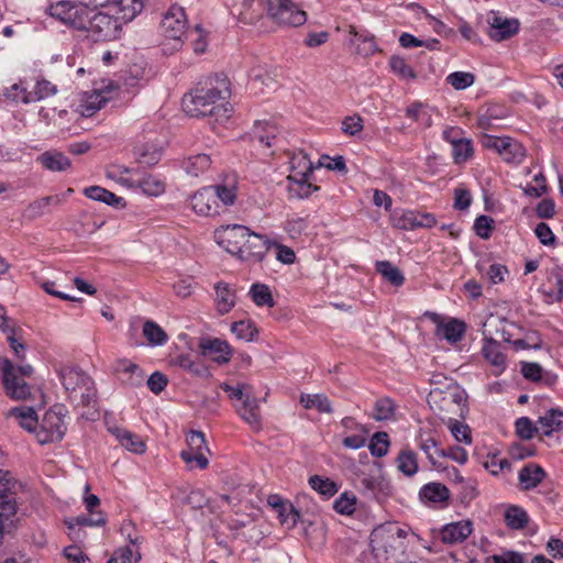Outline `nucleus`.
Segmentation results:
<instances>
[{
  "instance_id": "nucleus-51",
  "label": "nucleus",
  "mask_w": 563,
  "mask_h": 563,
  "mask_svg": "<svg viewBox=\"0 0 563 563\" xmlns=\"http://www.w3.org/2000/svg\"><path fill=\"white\" fill-rule=\"evenodd\" d=\"M395 402L389 397H383L376 400L373 418L377 421L389 420L395 415Z\"/></svg>"
},
{
  "instance_id": "nucleus-24",
  "label": "nucleus",
  "mask_w": 563,
  "mask_h": 563,
  "mask_svg": "<svg viewBox=\"0 0 563 563\" xmlns=\"http://www.w3.org/2000/svg\"><path fill=\"white\" fill-rule=\"evenodd\" d=\"M108 431L112 433L119 443L128 451L135 454H142L145 452V443L135 433H132L131 431L117 424H108Z\"/></svg>"
},
{
  "instance_id": "nucleus-7",
  "label": "nucleus",
  "mask_w": 563,
  "mask_h": 563,
  "mask_svg": "<svg viewBox=\"0 0 563 563\" xmlns=\"http://www.w3.org/2000/svg\"><path fill=\"white\" fill-rule=\"evenodd\" d=\"M267 15L280 25L300 26L307 14L292 0H265Z\"/></svg>"
},
{
  "instance_id": "nucleus-16",
  "label": "nucleus",
  "mask_w": 563,
  "mask_h": 563,
  "mask_svg": "<svg viewBox=\"0 0 563 563\" xmlns=\"http://www.w3.org/2000/svg\"><path fill=\"white\" fill-rule=\"evenodd\" d=\"M249 228L241 224H232L222 227L216 231L218 243L222 245L227 252L234 255L236 251H241V244L247 236Z\"/></svg>"
},
{
  "instance_id": "nucleus-5",
  "label": "nucleus",
  "mask_w": 563,
  "mask_h": 563,
  "mask_svg": "<svg viewBox=\"0 0 563 563\" xmlns=\"http://www.w3.org/2000/svg\"><path fill=\"white\" fill-rule=\"evenodd\" d=\"M0 371L5 394L15 400H25L31 396V387L25 382L33 374V367L29 364L14 366L4 358L0 362Z\"/></svg>"
},
{
  "instance_id": "nucleus-48",
  "label": "nucleus",
  "mask_w": 563,
  "mask_h": 563,
  "mask_svg": "<svg viewBox=\"0 0 563 563\" xmlns=\"http://www.w3.org/2000/svg\"><path fill=\"white\" fill-rule=\"evenodd\" d=\"M143 335L146 338L151 345H163L168 340L166 332L152 320L144 322Z\"/></svg>"
},
{
  "instance_id": "nucleus-38",
  "label": "nucleus",
  "mask_w": 563,
  "mask_h": 563,
  "mask_svg": "<svg viewBox=\"0 0 563 563\" xmlns=\"http://www.w3.org/2000/svg\"><path fill=\"white\" fill-rule=\"evenodd\" d=\"M277 132L278 130L276 125L268 121L256 122L252 131V139L267 147H271L273 145V141L277 136Z\"/></svg>"
},
{
  "instance_id": "nucleus-6",
  "label": "nucleus",
  "mask_w": 563,
  "mask_h": 563,
  "mask_svg": "<svg viewBox=\"0 0 563 563\" xmlns=\"http://www.w3.org/2000/svg\"><path fill=\"white\" fill-rule=\"evenodd\" d=\"M371 547L377 563H400L406 549L402 540L388 534L384 529L372 532Z\"/></svg>"
},
{
  "instance_id": "nucleus-52",
  "label": "nucleus",
  "mask_w": 563,
  "mask_h": 563,
  "mask_svg": "<svg viewBox=\"0 0 563 563\" xmlns=\"http://www.w3.org/2000/svg\"><path fill=\"white\" fill-rule=\"evenodd\" d=\"M252 300L256 306H274V299L267 285L254 284L250 289Z\"/></svg>"
},
{
  "instance_id": "nucleus-59",
  "label": "nucleus",
  "mask_w": 563,
  "mask_h": 563,
  "mask_svg": "<svg viewBox=\"0 0 563 563\" xmlns=\"http://www.w3.org/2000/svg\"><path fill=\"white\" fill-rule=\"evenodd\" d=\"M475 76L472 73L455 71L446 77L448 84H450L456 90H463L474 84Z\"/></svg>"
},
{
  "instance_id": "nucleus-20",
  "label": "nucleus",
  "mask_w": 563,
  "mask_h": 563,
  "mask_svg": "<svg viewBox=\"0 0 563 563\" xmlns=\"http://www.w3.org/2000/svg\"><path fill=\"white\" fill-rule=\"evenodd\" d=\"M236 413L244 420L254 431L262 429V416L258 399L252 395L246 397L245 401L234 405Z\"/></svg>"
},
{
  "instance_id": "nucleus-25",
  "label": "nucleus",
  "mask_w": 563,
  "mask_h": 563,
  "mask_svg": "<svg viewBox=\"0 0 563 563\" xmlns=\"http://www.w3.org/2000/svg\"><path fill=\"white\" fill-rule=\"evenodd\" d=\"M133 153L139 164L152 167L161 161L163 147L154 142L137 143L134 146Z\"/></svg>"
},
{
  "instance_id": "nucleus-42",
  "label": "nucleus",
  "mask_w": 563,
  "mask_h": 563,
  "mask_svg": "<svg viewBox=\"0 0 563 563\" xmlns=\"http://www.w3.org/2000/svg\"><path fill=\"white\" fill-rule=\"evenodd\" d=\"M406 117L418 122L423 128L432 125L431 108L421 102H413L406 109Z\"/></svg>"
},
{
  "instance_id": "nucleus-30",
  "label": "nucleus",
  "mask_w": 563,
  "mask_h": 563,
  "mask_svg": "<svg viewBox=\"0 0 563 563\" xmlns=\"http://www.w3.org/2000/svg\"><path fill=\"white\" fill-rule=\"evenodd\" d=\"M92 10L84 1L73 2L68 18H66V24L74 29L86 31Z\"/></svg>"
},
{
  "instance_id": "nucleus-29",
  "label": "nucleus",
  "mask_w": 563,
  "mask_h": 563,
  "mask_svg": "<svg viewBox=\"0 0 563 563\" xmlns=\"http://www.w3.org/2000/svg\"><path fill=\"white\" fill-rule=\"evenodd\" d=\"M238 179L235 175L227 177L223 184L211 186L216 192V200L222 207L232 206L236 199Z\"/></svg>"
},
{
  "instance_id": "nucleus-15",
  "label": "nucleus",
  "mask_w": 563,
  "mask_h": 563,
  "mask_svg": "<svg viewBox=\"0 0 563 563\" xmlns=\"http://www.w3.org/2000/svg\"><path fill=\"white\" fill-rule=\"evenodd\" d=\"M56 92V87L49 82L48 80H38L33 91H26V89L22 88L20 85H13L11 87V91L9 97H11L15 101H21L24 103L37 101L44 98H47Z\"/></svg>"
},
{
  "instance_id": "nucleus-41",
  "label": "nucleus",
  "mask_w": 563,
  "mask_h": 563,
  "mask_svg": "<svg viewBox=\"0 0 563 563\" xmlns=\"http://www.w3.org/2000/svg\"><path fill=\"white\" fill-rule=\"evenodd\" d=\"M300 404L306 409H317L322 413H331L332 406L331 401L324 394H302L300 396Z\"/></svg>"
},
{
  "instance_id": "nucleus-56",
  "label": "nucleus",
  "mask_w": 563,
  "mask_h": 563,
  "mask_svg": "<svg viewBox=\"0 0 563 563\" xmlns=\"http://www.w3.org/2000/svg\"><path fill=\"white\" fill-rule=\"evenodd\" d=\"M231 331L238 339L244 340L246 342L253 341L255 334L257 333V329L251 320L233 322L231 325Z\"/></svg>"
},
{
  "instance_id": "nucleus-18",
  "label": "nucleus",
  "mask_w": 563,
  "mask_h": 563,
  "mask_svg": "<svg viewBox=\"0 0 563 563\" xmlns=\"http://www.w3.org/2000/svg\"><path fill=\"white\" fill-rule=\"evenodd\" d=\"M488 35L495 42L505 41L515 35L519 30V22L516 19H505L492 13L488 19Z\"/></svg>"
},
{
  "instance_id": "nucleus-60",
  "label": "nucleus",
  "mask_w": 563,
  "mask_h": 563,
  "mask_svg": "<svg viewBox=\"0 0 563 563\" xmlns=\"http://www.w3.org/2000/svg\"><path fill=\"white\" fill-rule=\"evenodd\" d=\"M284 229L290 238L295 239L307 229V218L292 214L285 221Z\"/></svg>"
},
{
  "instance_id": "nucleus-31",
  "label": "nucleus",
  "mask_w": 563,
  "mask_h": 563,
  "mask_svg": "<svg viewBox=\"0 0 563 563\" xmlns=\"http://www.w3.org/2000/svg\"><path fill=\"white\" fill-rule=\"evenodd\" d=\"M117 372L120 374L121 382L131 387L140 386L144 380V374L139 365L126 360L119 363Z\"/></svg>"
},
{
  "instance_id": "nucleus-54",
  "label": "nucleus",
  "mask_w": 563,
  "mask_h": 563,
  "mask_svg": "<svg viewBox=\"0 0 563 563\" xmlns=\"http://www.w3.org/2000/svg\"><path fill=\"white\" fill-rule=\"evenodd\" d=\"M452 147L453 161L456 164L468 161L473 155L472 142L467 139L461 137L459 141H454Z\"/></svg>"
},
{
  "instance_id": "nucleus-10",
  "label": "nucleus",
  "mask_w": 563,
  "mask_h": 563,
  "mask_svg": "<svg viewBox=\"0 0 563 563\" xmlns=\"http://www.w3.org/2000/svg\"><path fill=\"white\" fill-rule=\"evenodd\" d=\"M303 172H295L287 176V191L289 199H305L308 198L313 191L319 190L318 186L310 183V177L313 174V166L311 162L301 159Z\"/></svg>"
},
{
  "instance_id": "nucleus-64",
  "label": "nucleus",
  "mask_w": 563,
  "mask_h": 563,
  "mask_svg": "<svg viewBox=\"0 0 563 563\" xmlns=\"http://www.w3.org/2000/svg\"><path fill=\"white\" fill-rule=\"evenodd\" d=\"M355 46V53L363 57H368L378 52V46L375 42V36L371 33L364 35V43H357Z\"/></svg>"
},
{
  "instance_id": "nucleus-58",
  "label": "nucleus",
  "mask_w": 563,
  "mask_h": 563,
  "mask_svg": "<svg viewBox=\"0 0 563 563\" xmlns=\"http://www.w3.org/2000/svg\"><path fill=\"white\" fill-rule=\"evenodd\" d=\"M356 497L354 494L343 493L333 503V509L341 515L350 516L355 511Z\"/></svg>"
},
{
  "instance_id": "nucleus-34",
  "label": "nucleus",
  "mask_w": 563,
  "mask_h": 563,
  "mask_svg": "<svg viewBox=\"0 0 563 563\" xmlns=\"http://www.w3.org/2000/svg\"><path fill=\"white\" fill-rule=\"evenodd\" d=\"M266 10L265 0H243L240 20L247 24L257 22Z\"/></svg>"
},
{
  "instance_id": "nucleus-43",
  "label": "nucleus",
  "mask_w": 563,
  "mask_h": 563,
  "mask_svg": "<svg viewBox=\"0 0 563 563\" xmlns=\"http://www.w3.org/2000/svg\"><path fill=\"white\" fill-rule=\"evenodd\" d=\"M420 497L431 503H443L449 499L450 492L443 484L429 483L421 488Z\"/></svg>"
},
{
  "instance_id": "nucleus-45",
  "label": "nucleus",
  "mask_w": 563,
  "mask_h": 563,
  "mask_svg": "<svg viewBox=\"0 0 563 563\" xmlns=\"http://www.w3.org/2000/svg\"><path fill=\"white\" fill-rule=\"evenodd\" d=\"M309 485L311 486L312 489H314L325 498L334 496L339 490V486L335 482L328 477L324 478L320 475L311 476L309 478Z\"/></svg>"
},
{
  "instance_id": "nucleus-35",
  "label": "nucleus",
  "mask_w": 563,
  "mask_h": 563,
  "mask_svg": "<svg viewBox=\"0 0 563 563\" xmlns=\"http://www.w3.org/2000/svg\"><path fill=\"white\" fill-rule=\"evenodd\" d=\"M9 416L15 417L23 429L36 433L38 429L37 415L32 407L12 408Z\"/></svg>"
},
{
  "instance_id": "nucleus-49",
  "label": "nucleus",
  "mask_w": 563,
  "mask_h": 563,
  "mask_svg": "<svg viewBox=\"0 0 563 563\" xmlns=\"http://www.w3.org/2000/svg\"><path fill=\"white\" fill-rule=\"evenodd\" d=\"M135 186L145 195L153 197L161 196L165 191V183L153 175H147L139 179Z\"/></svg>"
},
{
  "instance_id": "nucleus-40",
  "label": "nucleus",
  "mask_w": 563,
  "mask_h": 563,
  "mask_svg": "<svg viewBox=\"0 0 563 563\" xmlns=\"http://www.w3.org/2000/svg\"><path fill=\"white\" fill-rule=\"evenodd\" d=\"M60 198L58 196H47L34 200L24 210L23 216L30 220H34L43 216L51 205H59Z\"/></svg>"
},
{
  "instance_id": "nucleus-3",
  "label": "nucleus",
  "mask_w": 563,
  "mask_h": 563,
  "mask_svg": "<svg viewBox=\"0 0 563 563\" xmlns=\"http://www.w3.org/2000/svg\"><path fill=\"white\" fill-rule=\"evenodd\" d=\"M58 377L75 406L90 407L97 402V389L93 379L77 366H64L58 371Z\"/></svg>"
},
{
  "instance_id": "nucleus-37",
  "label": "nucleus",
  "mask_w": 563,
  "mask_h": 563,
  "mask_svg": "<svg viewBox=\"0 0 563 563\" xmlns=\"http://www.w3.org/2000/svg\"><path fill=\"white\" fill-rule=\"evenodd\" d=\"M211 158L207 154H197L186 158L183 163L185 172L194 177L206 173L211 166Z\"/></svg>"
},
{
  "instance_id": "nucleus-14",
  "label": "nucleus",
  "mask_w": 563,
  "mask_h": 563,
  "mask_svg": "<svg viewBox=\"0 0 563 563\" xmlns=\"http://www.w3.org/2000/svg\"><path fill=\"white\" fill-rule=\"evenodd\" d=\"M192 210L200 216L212 217L220 214L221 205L216 200V192L212 187H203L191 197Z\"/></svg>"
},
{
  "instance_id": "nucleus-36",
  "label": "nucleus",
  "mask_w": 563,
  "mask_h": 563,
  "mask_svg": "<svg viewBox=\"0 0 563 563\" xmlns=\"http://www.w3.org/2000/svg\"><path fill=\"white\" fill-rule=\"evenodd\" d=\"M19 484L8 471L0 470V505L7 501L16 506L15 495Z\"/></svg>"
},
{
  "instance_id": "nucleus-8",
  "label": "nucleus",
  "mask_w": 563,
  "mask_h": 563,
  "mask_svg": "<svg viewBox=\"0 0 563 563\" xmlns=\"http://www.w3.org/2000/svg\"><path fill=\"white\" fill-rule=\"evenodd\" d=\"M66 409L63 406H54L45 412L38 429L36 431V440L41 444L58 442L63 439L66 424L64 417Z\"/></svg>"
},
{
  "instance_id": "nucleus-47",
  "label": "nucleus",
  "mask_w": 563,
  "mask_h": 563,
  "mask_svg": "<svg viewBox=\"0 0 563 563\" xmlns=\"http://www.w3.org/2000/svg\"><path fill=\"white\" fill-rule=\"evenodd\" d=\"M396 462L398 470L407 476H412L418 471L417 454L411 450L400 451Z\"/></svg>"
},
{
  "instance_id": "nucleus-26",
  "label": "nucleus",
  "mask_w": 563,
  "mask_h": 563,
  "mask_svg": "<svg viewBox=\"0 0 563 563\" xmlns=\"http://www.w3.org/2000/svg\"><path fill=\"white\" fill-rule=\"evenodd\" d=\"M199 347L203 355L212 356L213 361L219 364L228 363L232 355L230 345L220 339L201 341Z\"/></svg>"
},
{
  "instance_id": "nucleus-4",
  "label": "nucleus",
  "mask_w": 563,
  "mask_h": 563,
  "mask_svg": "<svg viewBox=\"0 0 563 563\" xmlns=\"http://www.w3.org/2000/svg\"><path fill=\"white\" fill-rule=\"evenodd\" d=\"M428 404L442 421L451 422L464 417L466 394L459 384H450L446 389L434 387L428 395Z\"/></svg>"
},
{
  "instance_id": "nucleus-57",
  "label": "nucleus",
  "mask_w": 563,
  "mask_h": 563,
  "mask_svg": "<svg viewBox=\"0 0 563 563\" xmlns=\"http://www.w3.org/2000/svg\"><path fill=\"white\" fill-rule=\"evenodd\" d=\"M515 427L517 435L523 440H530L536 433L540 432V429H538V422L534 424L528 417L518 418Z\"/></svg>"
},
{
  "instance_id": "nucleus-19",
  "label": "nucleus",
  "mask_w": 563,
  "mask_h": 563,
  "mask_svg": "<svg viewBox=\"0 0 563 563\" xmlns=\"http://www.w3.org/2000/svg\"><path fill=\"white\" fill-rule=\"evenodd\" d=\"M547 477V472L539 464H525L518 473V487L521 492L537 488Z\"/></svg>"
},
{
  "instance_id": "nucleus-39",
  "label": "nucleus",
  "mask_w": 563,
  "mask_h": 563,
  "mask_svg": "<svg viewBox=\"0 0 563 563\" xmlns=\"http://www.w3.org/2000/svg\"><path fill=\"white\" fill-rule=\"evenodd\" d=\"M505 522L512 530H521L527 527L529 516L527 511L519 506L510 505L505 510Z\"/></svg>"
},
{
  "instance_id": "nucleus-1",
  "label": "nucleus",
  "mask_w": 563,
  "mask_h": 563,
  "mask_svg": "<svg viewBox=\"0 0 563 563\" xmlns=\"http://www.w3.org/2000/svg\"><path fill=\"white\" fill-rule=\"evenodd\" d=\"M231 96V82L223 74H216L199 81L181 100L184 111L190 117L229 118L231 109L227 100Z\"/></svg>"
},
{
  "instance_id": "nucleus-9",
  "label": "nucleus",
  "mask_w": 563,
  "mask_h": 563,
  "mask_svg": "<svg viewBox=\"0 0 563 563\" xmlns=\"http://www.w3.org/2000/svg\"><path fill=\"white\" fill-rule=\"evenodd\" d=\"M482 144L496 151L505 162L520 164L526 156V150L517 140L509 136L485 135Z\"/></svg>"
},
{
  "instance_id": "nucleus-11",
  "label": "nucleus",
  "mask_w": 563,
  "mask_h": 563,
  "mask_svg": "<svg viewBox=\"0 0 563 563\" xmlns=\"http://www.w3.org/2000/svg\"><path fill=\"white\" fill-rule=\"evenodd\" d=\"M269 250V241L266 236L247 231V236L241 244V251L234 254L242 261L260 263Z\"/></svg>"
},
{
  "instance_id": "nucleus-27",
  "label": "nucleus",
  "mask_w": 563,
  "mask_h": 563,
  "mask_svg": "<svg viewBox=\"0 0 563 563\" xmlns=\"http://www.w3.org/2000/svg\"><path fill=\"white\" fill-rule=\"evenodd\" d=\"M538 429L543 435H551L553 432L563 430V410L560 408H551L538 419Z\"/></svg>"
},
{
  "instance_id": "nucleus-13",
  "label": "nucleus",
  "mask_w": 563,
  "mask_h": 563,
  "mask_svg": "<svg viewBox=\"0 0 563 563\" xmlns=\"http://www.w3.org/2000/svg\"><path fill=\"white\" fill-rule=\"evenodd\" d=\"M393 221L394 227L406 231L417 228H432L437 223L434 214L416 210H406L399 216L395 214Z\"/></svg>"
},
{
  "instance_id": "nucleus-50",
  "label": "nucleus",
  "mask_w": 563,
  "mask_h": 563,
  "mask_svg": "<svg viewBox=\"0 0 563 563\" xmlns=\"http://www.w3.org/2000/svg\"><path fill=\"white\" fill-rule=\"evenodd\" d=\"M389 444L388 434L384 431H378L371 438L368 449L373 456L383 457L387 454Z\"/></svg>"
},
{
  "instance_id": "nucleus-46",
  "label": "nucleus",
  "mask_w": 563,
  "mask_h": 563,
  "mask_svg": "<svg viewBox=\"0 0 563 563\" xmlns=\"http://www.w3.org/2000/svg\"><path fill=\"white\" fill-rule=\"evenodd\" d=\"M376 271L394 286L399 287L405 282L402 273L388 261L377 262Z\"/></svg>"
},
{
  "instance_id": "nucleus-53",
  "label": "nucleus",
  "mask_w": 563,
  "mask_h": 563,
  "mask_svg": "<svg viewBox=\"0 0 563 563\" xmlns=\"http://www.w3.org/2000/svg\"><path fill=\"white\" fill-rule=\"evenodd\" d=\"M389 66L394 74H396L400 79H416L417 74L412 69L411 66L407 64L405 58L393 55L389 58Z\"/></svg>"
},
{
  "instance_id": "nucleus-63",
  "label": "nucleus",
  "mask_w": 563,
  "mask_h": 563,
  "mask_svg": "<svg viewBox=\"0 0 563 563\" xmlns=\"http://www.w3.org/2000/svg\"><path fill=\"white\" fill-rule=\"evenodd\" d=\"M449 423L451 433L456 441L464 442L466 444L472 442L471 432L467 424L460 422L457 418H454V420Z\"/></svg>"
},
{
  "instance_id": "nucleus-61",
  "label": "nucleus",
  "mask_w": 563,
  "mask_h": 563,
  "mask_svg": "<svg viewBox=\"0 0 563 563\" xmlns=\"http://www.w3.org/2000/svg\"><path fill=\"white\" fill-rule=\"evenodd\" d=\"M180 457L187 465H189L190 468L196 466L200 470H205L209 464V460L205 452L181 451Z\"/></svg>"
},
{
  "instance_id": "nucleus-23",
  "label": "nucleus",
  "mask_w": 563,
  "mask_h": 563,
  "mask_svg": "<svg viewBox=\"0 0 563 563\" xmlns=\"http://www.w3.org/2000/svg\"><path fill=\"white\" fill-rule=\"evenodd\" d=\"M484 334V345L482 347L483 356L486 361H488L495 368V374H500L506 366V356L500 351V344L498 341L494 340L490 335L486 333V330L483 331Z\"/></svg>"
},
{
  "instance_id": "nucleus-55",
  "label": "nucleus",
  "mask_w": 563,
  "mask_h": 563,
  "mask_svg": "<svg viewBox=\"0 0 563 563\" xmlns=\"http://www.w3.org/2000/svg\"><path fill=\"white\" fill-rule=\"evenodd\" d=\"M220 388L228 393V396L231 400H236L240 404L245 401L246 397L253 395L251 386L246 384L239 383L236 386H233L228 383H222L220 384Z\"/></svg>"
},
{
  "instance_id": "nucleus-33",
  "label": "nucleus",
  "mask_w": 563,
  "mask_h": 563,
  "mask_svg": "<svg viewBox=\"0 0 563 563\" xmlns=\"http://www.w3.org/2000/svg\"><path fill=\"white\" fill-rule=\"evenodd\" d=\"M84 195L96 201L103 202L113 207H125V201L122 197L102 188L100 186H90L84 189Z\"/></svg>"
},
{
  "instance_id": "nucleus-62",
  "label": "nucleus",
  "mask_w": 563,
  "mask_h": 563,
  "mask_svg": "<svg viewBox=\"0 0 563 563\" xmlns=\"http://www.w3.org/2000/svg\"><path fill=\"white\" fill-rule=\"evenodd\" d=\"M187 445L188 449L186 451H194V452H209V449L206 444V438L205 434L201 431H190L187 434Z\"/></svg>"
},
{
  "instance_id": "nucleus-32",
  "label": "nucleus",
  "mask_w": 563,
  "mask_h": 563,
  "mask_svg": "<svg viewBox=\"0 0 563 563\" xmlns=\"http://www.w3.org/2000/svg\"><path fill=\"white\" fill-rule=\"evenodd\" d=\"M37 161L51 172H64L71 165L70 159L62 152L47 151L41 154Z\"/></svg>"
},
{
  "instance_id": "nucleus-44",
  "label": "nucleus",
  "mask_w": 563,
  "mask_h": 563,
  "mask_svg": "<svg viewBox=\"0 0 563 563\" xmlns=\"http://www.w3.org/2000/svg\"><path fill=\"white\" fill-rule=\"evenodd\" d=\"M174 364L194 376L205 377L209 374L207 367L196 362L189 354H180L174 358Z\"/></svg>"
},
{
  "instance_id": "nucleus-22",
  "label": "nucleus",
  "mask_w": 563,
  "mask_h": 563,
  "mask_svg": "<svg viewBox=\"0 0 563 563\" xmlns=\"http://www.w3.org/2000/svg\"><path fill=\"white\" fill-rule=\"evenodd\" d=\"M18 506L10 501L0 505V545L5 537H11L18 529Z\"/></svg>"
},
{
  "instance_id": "nucleus-12",
  "label": "nucleus",
  "mask_w": 563,
  "mask_h": 563,
  "mask_svg": "<svg viewBox=\"0 0 563 563\" xmlns=\"http://www.w3.org/2000/svg\"><path fill=\"white\" fill-rule=\"evenodd\" d=\"M187 19L185 10L179 5H172L164 14L161 27L164 36L180 42L186 33Z\"/></svg>"
},
{
  "instance_id": "nucleus-2",
  "label": "nucleus",
  "mask_w": 563,
  "mask_h": 563,
  "mask_svg": "<svg viewBox=\"0 0 563 563\" xmlns=\"http://www.w3.org/2000/svg\"><path fill=\"white\" fill-rule=\"evenodd\" d=\"M102 8L100 11L92 10L86 29L88 37L95 42L119 38L122 26L134 19L143 3L141 0H120Z\"/></svg>"
},
{
  "instance_id": "nucleus-17",
  "label": "nucleus",
  "mask_w": 563,
  "mask_h": 563,
  "mask_svg": "<svg viewBox=\"0 0 563 563\" xmlns=\"http://www.w3.org/2000/svg\"><path fill=\"white\" fill-rule=\"evenodd\" d=\"M428 317L437 324V336H441L450 343H456L464 336L466 324L463 321L451 318L443 322L441 316L434 312L428 313Z\"/></svg>"
},
{
  "instance_id": "nucleus-21",
  "label": "nucleus",
  "mask_w": 563,
  "mask_h": 563,
  "mask_svg": "<svg viewBox=\"0 0 563 563\" xmlns=\"http://www.w3.org/2000/svg\"><path fill=\"white\" fill-rule=\"evenodd\" d=\"M473 531V525L470 520H462L445 525L441 531V541L445 544L461 543L468 538Z\"/></svg>"
},
{
  "instance_id": "nucleus-28",
  "label": "nucleus",
  "mask_w": 563,
  "mask_h": 563,
  "mask_svg": "<svg viewBox=\"0 0 563 563\" xmlns=\"http://www.w3.org/2000/svg\"><path fill=\"white\" fill-rule=\"evenodd\" d=\"M216 290V307L220 314L228 313L234 306L236 301L235 290L230 286V284L224 282H219L214 285Z\"/></svg>"
}]
</instances>
